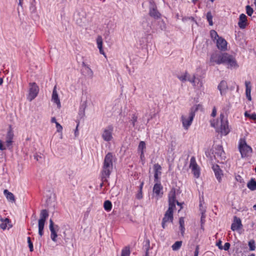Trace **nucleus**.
Instances as JSON below:
<instances>
[{
    "instance_id": "obj_1",
    "label": "nucleus",
    "mask_w": 256,
    "mask_h": 256,
    "mask_svg": "<svg viewBox=\"0 0 256 256\" xmlns=\"http://www.w3.org/2000/svg\"><path fill=\"white\" fill-rule=\"evenodd\" d=\"M168 208L164 214L162 220V226L163 228H166V223L168 222H172L174 216V210L176 208V190L174 189L172 190L168 195Z\"/></svg>"
},
{
    "instance_id": "obj_2",
    "label": "nucleus",
    "mask_w": 256,
    "mask_h": 256,
    "mask_svg": "<svg viewBox=\"0 0 256 256\" xmlns=\"http://www.w3.org/2000/svg\"><path fill=\"white\" fill-rule=\"evenodd\" d=\"M238 147L242 158L250 156L252 152V148L247 144L244 138L240 139Z\"/></svg>"
},
{
    "instance_id": "obj_3",
    "label": "nucleus",
    "mask_w": 256,
    "mask_h": 256,
    "mask_svg": "<svg viewBox=\"0 0 256 256\" xmlns=\"http://www.w3.org/2000/svg\"><path fill=\"white\" fill-rule=\"evenodd\" d=\"M222 58V64H226L228 68H232L238 67L236 60L233 56L224 52L223 53V58Z\"/></svg>"
},
{
    "instance_id": "obj_4",
    "label": "nucleus",
    "mask_w": 256,
    "mask_h": 256,
    "mask_svg": "<svg viewBox=\"0 0 256 256\" xmlns=\"http://www.w3.org/2000/svg\"><path fill=\"white\" fill-rule=\"evenodd\" d=\"M224 114L221 113L219 116L220 126V128L216 130V131L222 135L226 136L230 132V130L228 126V121L226 120H224Z\"/></svg>"
},
{
    "instance_id": "obj_5",
    "label": "nucleus",
    "mask_w": 256,
    "mask_h": 256,
    "mask_svg": "<svg viewBox=\"0 0 256 256\" xmlns=\"http://www.w3.org/2000/svg\"><path fill=\"white\" fill-rule=\"evenodd\" d=\"M212 154L216 160L218 162H222V160H225L226 158V154L222 146H216L214 147Z\"/></svg>"
},
{
    "instance_id": "obj_6",
    "label": "nucleus",
    "mask_w": 256,
    "mask_h": 256,
    "mask_svg": "<svg viewBox=\"0 0 256 256\" xmlns=\"http://www.w3.org/2000/svg\"><path fill=\"white\" fill-rule=\"evenodd\" d=\"M29 85L30 88L28 98L30 101H32L37 96L39 92V87L36 82H30Z\"/></svg>"
},
{
    "instance_id": "obj_7",
    "label": "nucleus",
    "mask_w": 256,
    "mask_h": 256,
    "mask_svg": "<svg viewBox=\"0 0 256 256\" xmlns=\"http://www.w3.org/2000/svg\"><path fill=\"white\" fill-rule=\"evenodd\" d=\"M189 167L191 169L194 176L196 178H198L200 174V168L197 164L196 158L194 156L190 158Z\"/></svg>"
},
{
    "instance_id": "obj_8",
    "label": "nucleus",
    "mask_w": 256,
    "mask_h": 256,
    "mask_svg": "<svg viewBox=\"0 0 256 256\" xmlns=\"http://www.w3.org/2000/svg\"><path fill=\"white\" fill-rule=\"evenodd\" d=\"M114 128L112 125H109L104 129L102 137L106 142H110L112 139Z\"/></svg>"
},
{
    "instance_id": "obj_9",
    "label": "nucleus",
    "mask_w": 256,
    "mask_h": 256,
    "mask_svg": "<svg viewBox=\"0 0 256 256\" xmlns=\"http://www.w3.org/2000/svg\"><path fill=\"white\" fill-rule=\"evenodd\" d=\"M194 116V113L192 112L190 113L188 117L184 116H182L181 121L182 124V126L185 130H188V128L192 124Z\"/></svg>"
},
{
    "instance_id": "obj_10",
    "label": "nucleus",
    "mask_w": 256,
    "mask_h": 256,
    "mask_svg": "<svg viewBox=\"0 0 256 256\" xmlns=\"http://www.w3.org/2000/svg\"><path fill=\"white\" fill-rule=\"evenodd\" d=\"M155 184L153 187V192L154 194L156 199L162 198L163 195V186L161 184L160 180L154 182Z\"/></svg>"
},
{
    "instance_id": "obj_11",
    "label": "nucleus",
    "mask_w": 256,
    "mask_h": 256,
    "mask_svg": "<svg viewBox=\"0 0 256 256\" xmlns=\"http://www.w3.org/2000/svg\"><path fill=\"white\" fill-rule=\"evenodd\" d=\"M188 80L190 82L194 88L200 90L204 85V82L201 78L196 76L195 74L193 75L192 78H188Z\"/></svg>"
},
{
    "instance_id": "obj_12",
    "label": "nucleus",
    "mask_w": 256,
    "mask_h": 256,
    "mask_svg": "<svg viewBox=\"0 0 256 256\" xmlns=\"http://www.w3.org/2000/svg\"><path fill=\"white\" fill-rule=\"evenodd\" d=\"M113 168L102 165V170L101 172V180L102 182H106L111 174Z\"/></svg>"
},
{
    "instance_id": "obj_13",
    "label": "nucleus",
    "mask_w": 256,
    "mask_h": 256,
    "mask_svg": "<svg viewBox=\"0 0 256 256\" xmlns=\"http://www.w3.org/2000/svg\"><path fill=\"white\" fill-rule=\"evenodd\" d=\"M154 172V182L160 180L162 168L158 163L155 164L153 166Z\"/></svg>"
},
{
    "instance_id": "obj_14",
    "label": "nucleus",
    "mask_w": 256,
    "mask_h": 256,
    "mask_svg": "<svg viewBox=\"0 0 256 256\" xmlns=\"http://www.w3.org/2000/svg\"><path fill=\"white\" fill-rule=\"evenodd\" d=\"M222 58H223V53H214L211 55L210 62L212 63H215L217 64H222Z\"/></svg>"
},
{
    "instance_id": "obj_15",
    "label": "nucleus",
    "mask_w": 256,
    "mask_h": 256,
    "mask_svg": "<svg viewBox=\"0 0 256 256\" xmlns=\"http://www.w3.org/2000/svg\"><path fill=\"white\" fill-rule=\"evenodd\" d=\"M113 155L112 152H108L105 156L103 165L113 168Z\"/></svg>"
},
{
    "instance_id": "obj_16",
    "label": "nucleus",
    "mask_w": 256,
    "mask_h": 256,
    "mask_svg": "<svg viewBox=\"0 0 256 256\" xmlns=\"http://www.w3.org/2000/svg\"><path fill=\"white\" fill-rule=\"evenodd\" d=\"M242 225L240 218L234 216L233 222L231 225V229L233 231L237 230L242 227Z\"/></svg>"
},
{
    "instance_id": "obj_17",
    "label": "nucleus",
    "mask_w": 256,
    "mask_h": 256,
    "mask_svg": "<svg viewBox=\"0 0 256 256\" xmlns=\"http://www.w3.org/2000/svg\"><path fill=\"white\" fill-rule=\"evenodd\" d=\"M216 46L218 48L222 51H224L227 48V42L222 37H218L216 39Z\"/></svg>"
},
{
    "instance_id": "obj_18",
    "label": "nucleus",
    "mask_w": 256,
    "mask_h": 256,
    "mask_svg": "<svg viewBox=\"0 0 256 256\" xmlns=\"http://www.w3.org/2000/svg\"><path fill=\"white\" fill-rule=\"evenodd\" d=\"M54 227V222L52 221V219L50 220V230L51 232L50 234V238L54 242H56V237L58 236L56 230V228H58V226L56 225Z\"/></svg>"
},
{
    "instance_id": "obj_19",
    "label": "nucleus",
    "mask_w": 256,
    "mask_h": 256,
    "mask_svg": "<svg viewBox=\"0 0 256 256\" xmlns=\"http://www.w3.org/2000/svg\"><path fill=\"white\" fill-rule=\"evenodd\" d=\"M212 169L214 172L216 179L218 182H221L223 174L222 170L220 168V166L218 164H214L212 166Z\"/></svg>"
},
{
    "instance_id": "obj_20",
    "label": "nucleus",
    "mask_w": 256,
    "mask_h": 256,
    "mask_svg": "<svg viewBox=\"0 0 256 256\" xmlns=\"http://www.w3.org/2000/svg\"><path fill=\"white\" fill-rule=\"evenodd\" d=\"M248 25L247 16L244 14H240L238 22V26L241 29L245 28Z\"/></svg>"
},
{
    "instance_id": "obj_21",
    "label": "nucleus",
    "mask_w": 256,
    "mask_h": 256,
    "mask_svg": "<svg viewBox=\"0 0 256 256\" xmlns=\"http://www.w3.org/2000/svg\"><path fill=\"white\" fill-rule=\"evenodd\" d=\"M48 212L46 209L42 210L40 213V218L38 220V224H44L46 219L48 217Z\"/></svg>"
},
{
    "instance_id": "obj_22",
    "label": "nucleus",
    "mask_w": 256,
    "mask_h": 256,
    "mask_svg": "<svg viewBox=\"0 0 256 256\" xmlns=\"http://www.w3.org/2000/svg\"><path fill=\"white\" fill-rule=\"evenodd\" d=\"M218 88L220 90L222 96L225 94L228 90L227 82L224 80H222L218 85Z\"/></svg>"
},
{
    "instance_id": "obj_23",
    "label": "nucleus",
    "mask_w": 256,
    "mask_h": 256,
    "mask_svg": "<svg viewBox=\"0 0 256 256\" xmlns=\"http://www.w3.org/2000/svg\"><path fill=\"white\" fill-rule=\"evenodd\" d=\"M149 15L155 19H158L160 18L161 14L157 10V6L150 7Z\"/></svg>"
},
{
    "instance_id": "obj_24",
    "label": "nucleus",
    "mask_w": 256,
    "mask_h": 256,
    "mask_svg": "<svg viewBox=\"0 0 256 256\" xmlns=\"http://www.w3.org/2000/svg\"><path fill=\"white\" fill-rule=\"evenodd\" d=\"M245 86H246V96L249 101H251L252 100V96H251L252 86H251L250 82V81H246L245 82Z\"/></svg>"
},
{
    "instance_id": "obj_25",
    "label": "nucleus",
    "mask_w": 256,
    "mask_h": 256,
    "mask_svg": "<svg viewBox=\"0 0 256 256\" xmlns=\"http://www.w3.org/2000/svg\"><path fill=\"white\" fill-rule=\"evenodd\" d=\"M52 100L56 104L58 108H60V102L58 98V94L56 90V86L53 90Z\"/></svg>"
},
{
    "instance_id": "obj_26",
    "label": "nucleus",
    "mask_w": 256,
    "mask_h": 256,
    "mask_svg": "<svg viewBox=\"0 0 256 256\" xmlns=\"http://www.w3.org/2000/svg\"><path fill=\"white\" fill-rule=\"evenodd\" d=\"M96 44L99 50L100 53L104 56H106V54L103 50L102 46H103V41L102 36H98L96 38Z\"/></svg>"
},
{
    "instance_id": "obj_27",
    "label": "nucleus",
    "mask_w": 256,
    "mask_h": 256,
    "mask_svg": "<svg viewBox=\"0 0 256 256\" xmlns=\"http://www.w3.org/2000/svg\"><path fill=\"white\" fill-rule=\"evenodd\" d=\"M0 220L2 222V223L0 224V228L3 230L6 229L7 224H8L9 226L8 229L12 227V225L10 224V223L11 222V220L8 218H6L4 219L2 218V216H0Z\"/></svg>"
},
{
    "instance_id": "obj_28",
    "label": "nucleus",
    "mask_w": 256,
    "mask_h": 256,
    "mask_svg": "<svg viewBox=\"0 0 256 256\" xmlns=\"http://www.w3.org/2000/svg\"><path fill=\"white\" fill-rule=\"evenodd\" d=\"M4 194L8 201L11 202H14L15 201L14 196L12 193L10 192L8 190H4Z\"/></svg>"
},
{
    "instance_id": "obj_29",
    "label": "nucleus",
    "mask_w": 256,
    "mask_h": 256,
    "mask_svg": "<svg viewBox=\"0 0 256 256\" xmlns=\"http://www.w3.org/2000/svg\"><path fill=\"white\" fill-rule=\"evenodd\" d=\"M247 187L250 190H256V180L254 178H251L247 184Z\"/></svg>"
},
{
    "instance_id": "obj_30",
    "label": "nucleus",
    "mask_w": 256,
    "mask_h": 256,
    "mask_svg": "<svg viewBox=\"0 0 256 256\" xmlns=\"http://www.w3.org/2000/svg\"><path fill=\"white\" fill-rule=\"evenodd\" d=\"M146 148V144L144 141H140L138 146V150L140 152V158L144 157V149Z\"/></svg>"
},
{
    "instance_id": "obj_31",
    "label": "nucleus",
    "mask_w": 256,
    "mask_h": 256,
    "mask_svg": "<svg viewBox=\"0 0 256 256\" xmlns=\"http://www.w3.org/2000/svg\"><path fill=\"white\" fill-rule=\"evenodd\" d=\"M14 136V132L12 130V125L10 124L8 126V129L6 136V139L7 140H12Z\"/></svg>"
},
{
    "instance_id": "obj_32",
    "label": "nucleus",
    "mask_w": 256,
    "mask_h": 256,
    "mask_svg": "<svg viewBox=\"0 0 256 256\" xmlns=\"http://www.w3.org/2000/svg\"><path fill=\"white\" fill-rule=\"evenodd\" d=\"M104 208L107 212H110L112 208V204L110 201L107 200L104 202Z\"/></svg>"
},
{
    "instance_id": "obj_33",
    "label": "nucleus",
    "mask_w": 256,
    "mask_h": 256,
    "mask_svg": "<svg viewBox=\"0 0 256 256\" xmlns=\"http://www.w3.org/2000/svg\"><path fill=\"white\" fill-rule=\"evenodd\" d=\"M182 246V241H176L172 246L173 250L176 251L178 250Z\"/></svg>"
},
{
    "instance_id": "obj_34",
    "label": "nucleus",
    "mask_w": 256,
    "mask_h": 256,
    "mask_svg": "<svg viewBox=\"0 0 256 256\" xmlns=\"http://www.w3.org/2000/svg\"><path fill=\"white\" fill-rule=\"evenodd\" d=\"M56 131L58 134L59 135H60V138H62V126L58 123L56 122Z\"/></svg>"
},
{
    "instance_id": "obj_35",
    "label": "nucleus",
    "mask_w": 256,
    "mask_h": 256,
    "mask_svg": "<svg viewBox=\"0 0 256 256\" xmlns=\"http://www.w3.org/2000/svg\"><path fill=\"white\" fill-rule=\"evenodd\" d=\"M130 250L128 247H125L122 250L121 256H130Z\"/></svg>"
},
{
    "instance_id": "obj_36",
    "label": "nucleus",
    "mask_w": 256,
    "mask_h": 256,
    "mask_svg": "<svg viewBox=\"0 0 256 256\" xmlns=\"http://www.w3.org/2000/svg\"><path fill=\"white\" fill-rule=\"evenodd\" d=\"M206 19L207 20L208 22V24L210 26L213 25V22H212V12H208L206 14Z\"/></svg>"
},
{
    "instance_id": "obj_37",
    "label": "nucleus",
    "mask_w": 256,
    "mask_h": 256,
    "mask_svg": "<svg viewBox=\"0 0 256 256\" xmlns=\"http://www.w3.org/2000/svg\"><path fill=\"white\" fill-rule=\"evenodd\" d=\"M188 76V72H186L184 75L178 76V78L182 82H184L188 80L187 78Z\"/></svg>"
},
{
    "instance_id": "obj_38",
    "label": "nucleus",
    "mask_w": 256,
    "mask_h": 256,
    "mask_svg": "<svg viewBox=\"0 0 256 256\" xmlns=\"http://www.w3.org/2000/svg\"><path fill=\"white\" fill-rule=\"evenodd\" d=\"M210 35L212 38L214 40H216L217 38L220 37L217 33V32L214 30H211L210 31Z\"/></svg>"
},
{
    "instance_id": "obj_39",
    "label": "nucleus",
    "mask_w": 256,
    "mask_h": 256,
    "mask_svg": "<svg viewBox=\"0 0 256 256\" xmlns=\"http://www.w3.org/2000/svg\"><path fill=\"white\" fill-rule=\"evenodd\" d=\"M244 116L246 118H249L251 120H256V113H253L250 114L248 112L246 111L244 112Z\"/></svg>"
},
{
    "instance_id": "obj_40",
    "label": "nucleus",
    "mask_w": 256,
    "mask_h": 256,
    "mask_svg": "<svg viewBox=\"0 0 256 256\" xmlns=\"http://www.w3.org/2000/svg\"><path fill=\"white\" fill-rule=\"evenodd\" d=\"M248 246L250 250H256V244L254 240H252L248 242Z\"/></svg>"
},
{
    "instance_id": "obj_41",
    "label": "nucleus",
    "mask_w": 256,
    "mask_h": 256,
    "mask_svg": "<svg viewBox=\"0 0 256 256\" xmlns=\"http://www.w3.org/2000/svg\"><path fill=\"white\" fill-rule=\"evenodd\" d=\"M44 224H38V234L42 236L44 235Z\"/></svg>"
},
{
    "instance_id": "obj_42",
    "label": "nucleus",
    "mask_w": 256,
    "mask_h": 256,
    "mask_svg": "<svg viewBox=\"0 0 256 256\" xmlns=\"http://www.w3.org/2000/svg\"><path fill=\"white\" fill-rule=\"evenodd\" d=\"M246 12L249 16H251L253 14L254 10L250 6H246Z\"/></svg>"
},
{
    "instance_id": "obj_43",
    "label": "nucleus",
    "mask_w": 256,
    "mask_h": 256,
    "mask_svg": "<svg viewBox=\"0 0 256 256\" xmlns=\"http://www.w3.org/2000/svg\"><path fill=\"white\" fill-rule=\"evenodd\" d=\"M27 240H28V246L30 248V250L31 252H33L34 251V246H33L32 242L30 238L28 237Z\"/></svg>"
},
{
    "instance_id": "obj_44",
    "label": "nucleus",
    "mask_w": 256,
    "mask_h": 256,
    "mask_svg": "<svg viewBox=\"0 0 256 256\" xmlns=\"http://www.w3.org/2000/svg\"><path fill=\"white\" fill-rule=\"evenodd\" d=\"M13 141L12 140L6 139V146L8 149L10 150L12 148Z\"/></svg>"
},
{
    "instance_id": "obj_45",
    "label": "nucleus",
    "mask_w": 256,
    "mask_h": 256,
    "mask_svg": "<svg viewBox=\"0 0 256 256\" xmlns=\"http://www.w3.org/2000/svg\"><path fill=\"white\" fill-rule=\"evenodd\" d=\"M219 121L218 120L215 121L214 120H210V123L212 127L216 128L218 126Z\"/></svg>"
},
{
    "instance_id": "obj_46",
    "label": "nucleus",
    "mask_w": 256,
    "mask_h": 256,
    "mask_svg": "<svg viewBox=\"0 0 256 256\" xmlns=\"http://www.w3.org/2000/svg\"><path fill=\"white\" fill-rule=\"evenodd\" d=\"M30 10L31 13H35L36 11V8L33 2H32L30 7Z\"/></svg>"
},
{
    "instance_id": "obj_47",
    "label": "nucleus",
    "mask_w": 256,
    "mask_h": 256,
    "mask_svg": "<svg viewBox=\"0 0 256 256\" xmlns=\"http://www.w3.org/2000/svg\"><path fill=\"white\" fill-rule=\"evenodd\" d=\"M138 117L135 114H133L132 117V126L134 127L136 125V122H137Z\"/></svg>"
},
{
    "instance_id": "obj_48",
    "label": "nucleus",
    "mask_w": 256,
    "mask_h": 256,
    "mask_svg": "<svg viewBox=\"0 0 256 256\" xmlns=\"http://www.w3.org/2000/svg\"><path fill=\"white\" fill-rule=\"evenodd\" d=\"M146 242L148 243V246L146 249L145 254L144 256H149V249H150V240H148Z\"/></svg>"
},
{
    "instance_id": "obj_49",
    "label": "nucleus",
    "mask_w": 256,
    "mask_h": 256,
    "mask_svg": "<svg viewBox=\"0 0 256 256\" xmlns=\"http://www.w3.org/2000/svg\"><path fill=\"white\" fill-rule=\"evenodd\" d=\"M143 194H142V191H140L138 192V193L136 194V198L138 200H140L142 198Z\"/></svg>"
},
{
    "instance_id": "obj_50",
    "label": "nucleus",
    "mask_w": 256,
    "mask_h": 256,
    "mask_svg": "<svg viewBox=\"0 0 256 256\" xmlns=\"http://www.w3.org/2000/svg\"><path fill=\"white\" fill-rule=\"evenodd\" d=\"M216 246L220 250H222L223 249V246H222V240H218L216 242Z\"/></svg>"
},
{
    "instance_id": "obj_51",
    "label": "nucleus",
    "mask_w": 256,
    "mask_h": 256,
    "mask_svg": "<svg viewBox=\"0 0 256 256\" xmlns=\"http://www.w3.org/2000/svg\"><path fill=\"white\" fill-rule=\"evenodd\" d=\"M180 227L184 226V220L183 217H180L179 220Z\"/></svg>"
},
{
    "instance_id": "obj_52",
    "label": "nucleus",
    "mask_w": 256,
    "mask_h": 256,
    "mask_svg": "<svg viewBox=\"0 0 256 256\" xmlns=\"http://www.w3.org/2000/svg\"><path fill=\"white\" fill-rule=\"evenodd\" d=\"M206 215L204 212H202V216L200 218V222L202 224H204L205 222Z\"/></svg>"
},
{
    "instance_id": "obj_53",
    "label": "nucleus",
    "mask_w": 256,
    "mask_h": 256,
    "mask_svg": "<svg viewBox=\"0 0 256 256\" xmlns=\"http://www.w3.org/2000/svg\"><path fill=\"white\" fill-rule=\"evenodd\" d=\"M230 244L229 242H226L223 246V249L225 250H228L230 249Z\"/></svg>"
},
{
    "instance_id": "obj_54",
    "label": "nucleus",
    "mask_w": 256,
    "mask_h": 256,
    "mask_svg": "<svg viewBox=\"0 0 256 256\" xmlns=\"http://www.w3.org/2000/svg\"><path fill=\"white\" fill-rule=\"evenodd\" d=\"M200 247L199 246H196V248L195 251L194 252V256H198L199 254Z\"/></svg>"
},
{
    "instance_id": "obj_55",
    "label": "nucleus",
    "mask_w": 256,
    "mask_h": 256,
    "mask_svg": "<svg viewBox=\"0 0 256 256\" xmlns=\"http://www.w3.org/2000/svg\"><path fill=\"white\" fill-rule=\"evenodd\" d=\"M216 115V108L215 106H214L212 108V112L211 114V116L212 117H215Z\"/></svg>"
},
{
    "instance_id": "obj_56",
    "label": "nucleus",
    "mask_w": 256,
    "mask_h": 256,
    "mask_svg": "<svg viewBox=\"0 0 256 256\" xmlns=\"http://www.w3.org/2000/svg\"><path fill=\"white\" fill-rule=\"evenodd\" d=\"M6 149V147L4 146L2 142L0 140V150H4Z\"/></svg>"
},
{
    "instance_id": "obj_57",
    "label": "nucleus",
    "mask_w": 256,
    "mask_h": 256,
    "mask_svg": "<svg viewBox=\"0 0 256 256\" xmlns=\"http://www.w3.org/2000/svg\"><path fill=\"white\" fill-rule=\"evenodd\" d=\"M149 2L150 4V7H154V6H156L154 0H150Z\"/></svg>"
},
{
    "instance_id": "obj_58",
    "label": "nucleus",
    "mask_w": 256,
    "mask_h": 256,
    "mask_svg": "<svg viewBox=\"0 0 256 256\" xmlns=\"http://www.w3.org/2000/svg\"><path fill=\"white\" fill-rule=\"evenodd\" d=\"M180 228L181 232L182 235L184 236L185 231L184 226H182V227H180Z\"/></svg>"
},
{
    "instance_id": "obj_59",
    "label": "nucleus",
    "mask_w": 256,
    "mask_h": 256,
    "mask_svg": "<svg viewBox=\"0 0 256 256\" xmlns=\"http://www.w3.org/2000/svg\"><path fill=\"white\" fill-rule=\"evenodd\" d=\"M144 184V182H140V186H139V190L142 191V188H143Z\"/></svg>"
},
{
    "instance_id": "obj_60",
    "label": "nucleus",
    "mask_w": 256,
    "mask_h": 256,
    "mask_svg": "<svg viewBox=\"0 0 256 256\" xmlns=\"http://www.w3.org/2000/svg\"><path fill=\"white\" fill-rule=\"evenodd\" d=\"M34 158L36 159L37 161H38L40 159L42 158V156H39L38 155H35L34 156Z\"/></svg>"
},
{
    "instance_id": "obj_61",
    "label": "nucleus",
    "mask_w": 256,
    "mask_h": 256,
    "mask_svg": "<svg viewBox=\"0 0 256 256\" xmlns=\"http://www.w3.org/2000/svg\"><path fill=\"white\" fill-rule=\"evenodd\" d=\"M23 0H19V2H18V5L19 6H20L22 8Z\"/></svg>"
},
{
    "instance_id": "obj_62",
    "label": "nucleus",
    "mask_w": 256,
    "mask_h": 256,
    "mask_svg": "<svg viewBox=\"0 0 256 256\" xmlns=\"http://www.w3.org/2000/svg\"><path fill=\"white\" fill-rule=\"evenodd\" d=\"M51 122L56 124V122H56V118L54 117H53L51 119Z\"/></svg>"
},
{
    "instance_id": "obj_63",
    "label": "nucleus",
    "mask_w": 256,
    "mask_h": 256,
    "mask_svg": "<svg viewBox=\"0 0 256 256\" xmlns=\"http://www.w3.org/2000/svg\"><path fill=\"white\" fill-rule=\"evenodd\" d=\"M78 124H77L76 128V130H75V135H76V136L77 135L78 127Z\"/></svg>"
},
{
    "instance_id": "obj_64",
    "label": "nucleus",
    "mask_w": 256,
    "mask_h": 256,
    "mask_svg": "<svg viewBox=\"0 0 256 256\" xmlns=\"http://www.w3.org/2000/svg\"><path fill=\"white\" fill-rule=\"evenodd\" d=\"M4 82L3 78H0V86H1Z\"/></svg>"
}]
</instances>
